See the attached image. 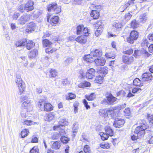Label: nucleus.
<instances>
[{"label": "nucleus", "mask_w": 153, "mask_h": 153, "mask_svg": "<svg viewBox=\"0 0 153 153\" xmlns=\"http://www.w3.org/2000/svg\"><path fill=\"white\" fill-rule=\"evenodd\" d=\"M137 123L140 126L137 127L135 129L134 132L135 134H143L149 133L146 132L149 130H146L148 126L145 120H139L137 122Z\"/></svg>", "instance_id": "f257e3e1"}, {"label": "nucleus", "mask_w": 153, "mask_h": 153, "mask_svg": "<svg viewBox=\"0 0 153 153\" xmlns=\"http://www.w3.org/2000/svg\"><path fill=\"white\" fill-rule=\"evenodd\" d=\"M16 82L19 90V94L21 95L25 91V85L20 75L18 74L16 75Z\"/></svg>", "instance_id": "f03ea898"}, {"label": "nucleus", "mask_w": 153, "mask_h": 153, "mask_svg": "<svg viewBox=\"0 0 153 153\" xmlns=\"http://www.w3.org/2000/svg\"><path fill=\"white\" fill-rule=\"evenodd\" d=\"M58 124L59 125L53 127V130L58 131L59 133H57V134H61V133H64L65 132L64 126L68 125V122L66 119H62L61 120Z\"/></svg>", "instance_id": "7ed1b4c3"}, {"label": "nucleus", "mask_w": 153, "mask_h": 153, "mask_svg": "<svg viewBox=\"0 0 153 153\" xmlns=\"http://www.w3.org/2000/svg\"><path fill=\"white\" fill-rule=\"evenodd\" d=\"M117 99L111 94L107 96L106 99H104L101 102L102 103H107L108 105H113L117 102Z\"/></svg>", "instance_id": "20e7f679"}, {"label": "nucleus", "mask_w": 153, "mask_h": 153, "mask_svg": "<svg viewBox=\"0 0 153 153\" xmlns=\"http://www.w3.org/2000/svg\"><path fill=\"white\" fill-rule=\"evenodd\" d=\"M47 9L48 11H53L56 13H58L61 11V7L58 6L56 3H52L48 5Z\"/></svg>", "instance_id": "39448f33"}, {"label": "nucleus", "mask_w": 153, "mask_h": 153, "mask_svg": "<svg viewBox=\"0 0 153 153\" xmlns=\"http://www.w3.org/2000/svg\"><path fill=\"white\" fill-rule=\"evenodd\" d=\"M138 37V32L134 30L131 31L129 36L127 38V42L130 44H133Z\"/></svg>", "instance_id": "423d86ee"}, {"label": "nucleus", "mask_w": 153, "mask_h": 153, "mask_svg": "<svg viewBox=\"0 0 153 153\" xmlns=\"http://www.w3.org/2000/svg\"><path fill=\"white\" fill-rule=\"evenodd\" d=\"M91 7H94V10H92L91 12V17L93 18L94 19H97L99 17V12L96 10L98 9L100 7L99 6H96L94 4L91 5Z\"/></svg>", "instance_id": "0eeeda50"}, {"label": "nucleus", "mask_w": 153, "mask_h": 153, "mask_svg": "<svg viewBox=\"0 0 153 153\" xmlns=\"http://www.w3.org/2000/svg\"><path fill=\"white\" fill-rule=\"evenodd\" d=\"M30 19L29 15H23L21 16L18 20V23L20 25H24Z\"/></svg>", "instance_id": "6e6552de"}, {"label": "nucleus", "mask_w": 153, "mask_h": 153, "mask_svg": "<svg viewBox=\"0 0 153 153\" xmlns=\"http://www.w3.org/2000/svg\"><path fill=\"white\" fill-rule=\"evenodd\" d=\"M125 122V121L123 119L117 118L115 119L113 126L116 128H120L123 126Z\"/></svg>", "instance_id": "1a4fd4ad"}, {"label": "nucleus", "mask_w": 153, "mask_h": 153, "mask_svg": "<svg viewBox=\"0 0 153 153\" xmlns=\"http://www.w3.org/2000/svg\"><path fill=\"white\" fill-rule=\"evenodd\" d=\"M33 2L31 0L28 1L25 4V10L27 12L32 10L34 9Z\"/></svg>", "instance_id": "9d476101"}, {"label": "nucleus", "mask_w": 153, "mask_h": 153, "mask_svg": "<svg viewBox=\"0 0 153 153\" xmlns=\"http://www.w3.org/2000/svg\"><path fill=\"white\" fill-rule=\"evenodd\" d=\"M95 74V70L93 68H91L87 70L86 76L88 79H92L94 77Z\"/></svg>", "instance_id": "9b49d317"}, {"label": "nucleus", "mask_w": 153, "mask_h": 153, "mask_svg": "<svg viewBox=\"0 0 153 153\" xmlns=\"http://www.w3.org/2000/svg\"><path fill=\"white\" fill-rule=\"evenodd\" d=\"M94 61L97 66H103L106 62L105 60L102 57L95 59Z\"/></svg>", "instance_id": "f8f14e48"}, {"label": "nucleus", "mask_w": 153, "mask_h": 153, "mask_svg": "<svg viewBox=\"0 0 153 153\" xmlns=\"http://www.w3.org/2000/svg\"><path fill=\"white\" fill-rule=\"evenodd\" d=\"M22 107L25 109L27 108L29 111L32 110L33 107L30 101L29 100H26L23 102Z\"/></svg>", "instance_id": "ddd939ff"}, {"label": "nucleus", "mask_w": 153, "mask_h": 153, "mask_svg": "<svg viewBox=\"0 0 153 153\" xmlns=\"http://www.w3.org/2000/svg\"><path fill=\"white\" fill-rule=\"evenodd\" d=\"M133 57L131 56H123V60L124 63L130 64L134 61Z\"/></svg>", "instance_id": "4468645a"}, {"label": "nucleus", "mask_w": 153, "mask_h": 153, "mask_svg": "<svg viewBox=\"0 0 153 153\" xmlns=\"http://www.w3.org/2000/svg\"><path fill=\"white\" fill-rule=\"evenodd\" d=\"M36 27L35 23L33 22H31L29 23L27 25L25 31L29 33L34 30L35 28Z\"/></svg>", "instance_id": "2eb2a0df"}, {"label": "nucleus", "mask_w": 153, "mask_h": 153, "mask_svg": "<svg viewBox=\"0 0 153 153\" xmlns=\"http://www.w3.org/2000/svg\"><path fill=\"white\" fill-rule=\"evenodd\" d=\"M76 41L82 45L84 44L87 41V37L84 35L79 36L76 39Z\"/></svg>", "instance_id": "dca6fc26"}, {"label": "nucleus", "mask_w": 153, "mask_h": 153, "mask_svg": "<svg viewBox=\"0 0 153 153\" xmlns=\"http://www.w3.org/2000/svg\"><path fill=\"white\" fill-rule=\"evenodd\" d=\"M142 80L143 81L151 80L152 78V74L149 72H146L143 74L141 76Z\"/></svg>", "instance_id": "f3484780"}, {"label": "nucleus", "mask_w": 153, "mask_h": 153, "mask_svg": "<svg viewBox=\"0 0 153 153\" xmlns=\"http://www.w3.org/2000/svg\"><path fill=\"white\" fill-rule=\"evenodd\" d=\"M90 54L94 57H100L102 55L101 50L99 49L93 50L91 52Z\"/></svg>", "instance_id": "a211bd4d"}, {"label": "nucleus", "mask_w": 153, "mask_h": 153, "mask_svg": "<svg viewBox=\"0 0 153 153\" xmlns=\"http://www.w3.org/2000/svg\"><path fill=\"white\" fill-rule=\"evenodd\" d=\"M97 72L101 76L103 75L104 77L108 73V68L106 67H101L98 70Z\"/></svg>", "instance_id": "6ab92c4d"}, {"label": "nucleus", "mask_w": 153, "mask_h": 153, "mask_svg": "<svg viewBox=\"0 0 153 153\" xmlns=\"http://www.w3.org/2000/svg\"><path fill=\"white\" fill-rule=\"evenodd\" d=\"M107 108H101L99 109L98 112L99 115L104 118L107 117Z\"/></svg>", "instance_id": "aec40b11"}, {"label": "nucleus", "mask_w": 153, "mask_h": 153, "mask_svg": "<svg viewBox=\"0 0 153 153\" xmlns=\"http://www.w3.org/2000/svg\"><path fill=\"white\" fill-rule=\"evenodd\" d=\"M61 145L62 143L60 142L56 141L52 144L51 147L52 149H58L60 148Z\"/></svg>", "instance_id": "412c9836"}, {"label": "nucleus", "mask_w": 153, "mask_h": 153, "mask_svg": "<svg viewBox=\"0 0 153 153\" xmlns=\"http://www.w3.org/2000/svg\"><path fill=\"white\" fill-rule=\"evenodd\" d=\"M91 54H89L83 57L84 59L87 62L91 63L94 61V59Z\"/></svg>", "instance_id": "4be33fe9"}, {"label": "nucleus", "mask_w": 153, "mask_h": 153, "mask_svg": "<svg viewBox=\"0 0 153 153\" xmlns=\"http://www.w3.org/2000/svg\"><path fill=\"white\" fill-rule=\"evenodd\" d=\"M43 109L45 111H49L53 109V108L50 103L45 102L43 106Z\"/></svg>", "instance_id": "5701e85b"}, {"label": "nucleus", "mask_w": 153, "mask_h": 153, "mask_svg": "<svg viewBox=\"0 0 153 153\" xmlns=\"http://www.w3.org/2000/svg\"><path fill=\"white\" fill-rule=\"evenodd\" d=\"M113 28L116 31H120L121 30L123 25L121 23H115L113 24Z\"/></svg>", "instance_id": "b1692460"}, {"label": "nucleus", "mask_w": 153, "mask_h": 153, "mask_svg": "<svg viewBox=\"0 0 153 153\" xmlns=\"http://www.w3.org/2000/svg\"><path fill=\"white\" fill-rule=\"evenodd\" d=\"M51 19L50 22L53 24L57 23L59 20V18L57 16H54L52 18H51L50 16H48V21L49 20V19Z\"/></svg>", "instance_id": "393cba45"}, {"label": "nucleus", "mask_w": 153, "mask_h": 153, "mask_svg": "<svg viewBox=\"0 0 153 153\" xmlns=\"http://www.w3.org/2000/svg\"><path fill=\"white\" fill-rule=\"evenodd\" d=\"M26 43L27 44L26 46V48L29 50L33 48L35 45V43L32 40H28L27 41V40Z\"/></svg>", "instance_id": "a878e982"}, {"label": "nucleus", "mask_w": 153, "mask_h": 153, "mask_svg": "<svg viewBox=\"0 0 153 153\" xmlns=\"http://www.w3.org/2000/svg\"><path fill=\"white\" fill-rule=\"evenodd\" d=\"M26 39L22 40L17 42L15 44V45L17 47L25 46L26 44Z\"/></svg>", "instance_id": "bb28decb"}, {"label": "nucleus", "mask_w": 153, "mask_h": 153, "mask_svg": "<svg viewBox=\"0 0 153 153\" xmlns=\"http://www.w3.org/2000/svg\"><path fill=\"white\" fill-rule=\"evenodd\" d=\"M49 76L50 78H55L57 75V71L54 69H51L49 71Z\"/></svg>", "instance_id": "cd10ccee"}, {"label": "nucleus", "mask_w": 153, "mask_h": 153, "mask_svg": "<svg viewBox=\"0 0 153 153\" xmlns=\"http://www.w3.org/2000/svg\"><path fill=\"white\" fill-rule=\"evenodd\" d=\"M38 124V122H35L30 120H26L23 122V125L28 126H31L35 124Z\"/></svg>", "instance_id": "c85d7f7f"}, {"label": "nucleus", "mask_w": 153, "mask_h": 153, "mask_svg": "<svg viewBox=\"0 0 153 153\" xmlns=\"http://www.w3.org/2000/svg\"><path fill=\"white\" fill-rule=\"evenodd\" d=\"M38 54V51L37 49H34L31 51L29 54L28 56L30 58H35Z\"/></svg>", "instance_id": "c756f323"}, {"label": "nucleus", "mask_w": 153, "mask_h": 153, "mask_svg": "<svg viewBox=\"0 0 153 153\" xmlns=\"http://www.w3.org/2000/svg\"><path fill=\"white\" fill-rule=\"evenodd\" d=\"M42 44L44 47H50L51 46L52 43L49 40L45 39L43 40Z\"/></svg>", "instance_id": "7c9ffc66"}, {"label": "nucleus", "mask_w": 153, "mask_h": 153, "mask_svg": "<svg viewBox=\"0 0 153 153\" xmlns=\"http://www.w3.org/2000/svg\"><path fill=\"white\" fill-rule=\"evenodd\" d=\"M90 83L89 82L84 81L83 82L79 83L78 85V86L79 88H83L85 87H88L90 86Z\"/></svg>", "instance_id": "2f4dec72"}, {"label": "nucleus", "mask_w": 153, "mask_h": 153, "mask_svg": "<svg viewBox=\"0 0 153 153\" xmlns=\"http://www.w3.org/2000/svg\"><path fill=\"white\" fill-rule=\"evenodd\" d=\"M76 98L75 94L72 93H68L66 95V99L67 100H72Z\"/></svg>", "instance_id": "473e14b6"}, {"label": "nucleus", "mask_w": 153, "mask_h": 153, "mask_svg": "<svg viewBox=\"0 0 153 153\" xmlns=\"http://www.w3.org/2000/svg\"><path fill=\"white\" fill-rule=\"evenodd\" d=\"M134 0H131L128 1L125 4V5L122 6L120 7V9L121 10L123 7H124V9H126L129 6L133 4L134 3Z\"/></svg>", "instance_id": "72a5a7b5"}, {"label": "nucleus", "mask_w": 153, "mask_h": 153, "mask_svg": "<svg viewBox=\"0 0 153 153\" xmlns=\"http://www.w3.org/2000/svg\"><path fill=\"white\" fill-rule=\"evenodd\" d=\"M142 81H141L138 78H136L133 81V84L135 86H143Z\"/></svg>", "instance_id": "f704fd0d"}, {"label": "nucleus", "mask_w": 153, "mask_h": 153, "mask_svg": "<svg viewBox=\"0 0 153 153\" xmlns=\"http://www.w3.org/2000/svg\"><path fill=\"white\" fill-rule=\"evenodd\" d=\"M54 117V116L52 114L49 113L46 115L45 119L46 121H50L53 120Z\"/></svg>", "instance_id": "c9c22d12"}, {"label": "nucleus", "mask_w": 153, "mask_h": 153, "mask_svg": "<svg viewBox=\"0 0 153 153\" xmlns=\"http://www.w3.org/2000/svg\"><path fill=\"white\" fill-rule=\"evenodd\" d=\"M103 77V75L102 76L100 75L97 76L95 79V82L101 84L102 82Z\"/></svg>", "instance_id": "e433bc0d"}, {"label": "nucleus", "mask_w": 153, "mask_h": 153, "mask_svg": "<svg viewBox=\"0 0 153 153\" xmlns=\"http://www.w3.org/2000/svg\"><path fill=\"white\" fill-rule=\"evenodd\" d=\"M83 28V26L82 25H80L76 27L77 34L79 35L82 34Z\"/></svg>", "instance_id": "4c0bfd02"}, {"label": "nucleus", "mask_w": 153, "mask_h": 153, "mask_svg": "<svg viewBox=\"0 0 153 153\" xmlns=\"http://www.w3.org/2000/svg\"><path fill=\"white\" fill-rule=\"evenodd\" d=\"M140 21V22H145L147 19V17L146 15L145 14H141L139 17Z\"/></svg>", "instance_id": "58836bf2"}, {"label": "nucleus", "mask_w": 153, "mask_h": 153, "mask_svg": "<svg viewBox=\"0 0 153 153\" xmlns=\"http://www.w3.org/2000/svg\"><path fill=\"white\" fill-rule=\"evenodd\" d=\"M73 59L71 58H68L65 60L64 62V65L67 66H68L70 63L72 62Z\"/></svg>", "instance_id": "ea45409f"}, {"label": "nucleus", "mask_w": 153, "mask_h": 153, "mask_svg": "<svg viewBox=\"0 0 153 153\" xmlns=\"http://www.w3.org/2000/svg\"><path fill=\"white\" fill-rule=\"evenodd\" d=\"M147 118L150 124L153 125V115L148 114L147 115Z\"/></svg>", "instance_id": "a19ab883"}, {"label": "nucleus", "mask_w": 153, "mask_h": 153, "mask_svg": "<svg viewBox=\"0 0 153 153\" xmlns=\"http://www.w3.org/2000/svg\"><path fill=\"white\" fill-rule=\"evenodd\" d=\"M105 133H103V134H110L113 132L112 130L109 126H106L105 128Z\"/></svg>", "instance_id": "79ce46f5"}, {"label": "nucleus", "mask_w": 153, "mask_h": 153, "mask_svg": "<svg viewBox=\"0 0 153 153\" xmlns=\"http://www.w3.org/2000/svg\"><path fill=\"white\" fill-rule=\"evenodd\" d=\"M85 97L88 100L92 101L95 98V97L94 93H92L89 96L85 95Z\"/></svg>", "instance_id": "37998d69"}, {"label": "nucleus", "mask_w": 153, "mask_h": 153, "mask_svg": "<svg viewBox=\"0 0 153 153\" xmlns=\"http://www.w3.org/2000/svg\"><path fill=\"white\" fill-rule=\"evenodd\" d=\"M78 124L77 123H74L73 127V133L77 132V130L78 129Z\"/></svg>", "instance_id": "c03bdc74"}, {"label": "nucleus", "mask_w": 153, "mask_h": 153, "mask_svg": "<svg viewBox=\"0 0 153 153\" xmlns=\"http://www.w3.org/2000/svg\"><path fill=\"white\" fill-rule=\"evenodd\" d=\"M117 97L120 96L122 97H124L126 96V94L124 91L121 90L116 93Z\"/></svg>", "instance_id": "a18cd8bd"}, {"label": "nucleus", "mask_w": 153, "mask_h": 153, "mask_svg": "<svg viewBox=\"0 0 153 153\" xmlns=\"http://www.w3.org/2000/svg\"><path fill=\"white\" fill-rule=\"evenodd\" d=\"M89 30L88 29V28L86 27L84 28V27L82 34H84V36H85L87 37L89 35Z\"/></svg>", "instance_id": "49530a36"}, {"label": "nucleus", "mask_w": 153, "mask_h": 153, "mask_svg": "<svg viewBox=\"0 0 153 153\" xmlns=\"http://www.w3.org/2000/svg\"><path fill=\"white\" fill-rule=\"evenodd\" d=\"M60 140L63 143H66L69 141L70 139L67 137L62 136L61 137Z\"/></svg>", "instance_id": "de8ad7c7"}, {"label": "nucleus", "mask_w": 153, "mask_h": 153, "mask_svg": "<svg viewBox=\"0 0 153 153\" xmlns=\"http://www.w3.org/2000/svg\"><path fill=\"white\" fill-rule=\"evenodd\" d=\"M131 25L133 28H136L138 26V24L135 20H133L131 22Z\"/></svg>", "instance_id": "09e8293b"}, {"label": "nucleus", "mask_w": 153, "mask_h": 153, "mask_svg": "<svg viewBox=\"0 0 153 153\" xmlns=\"http://www.w3.org/2000/svg\"><path fill=\"white\" fill-rule=\"evenodd\" d=\"M22 61V62L23 63L24 66L26 67L28 65V61L27 59L25 56H22L20 57Z\"/></svg>", "instance_id": "8fccbe9b"}, {"label": "nucleus", "mask_w": 153, "mask_h": 153, "mask_svg": "<svg viewBox=\"0 0 153 153\" xmlns=\"http://www.w3.org/2000/svg\"><path fill=\"white\" fill-rule=\"evenodd\" d=\"M103 24L101 21L98 22L95 25V27L97 29H102L103 27Z\"/></svg>", "instance_id": "3c124183"}, {"label": "nucleus", "mask_w": 153, "mask_h": 153, "mask_svg": "<svg viewBox=\"0 0 153 153\" xmlns=\"http://www.w3.org/2000/svg\"><path fill=\"white\" fill-rule=\"evenodd\" d=\"M45 102L44 100H40L38 103V107L43 109V106H44V105L45 104Z\"/></svg>", "instance_id": "603ef678"}, {"label": "nucleus", "mask_w": 153, "mask_h": 153, "mask_svg": "<svg viewBox=\"0 0 153 153\" xmlns=\"http://www.w3.org/2000/svg\"><path fill=\"white\" fill-rule=\"evenodd\" d=\"M39 149L36 146H34L31 149L30 151V153H39Z\"/></svg>", "instance_id": "864d4df0"}, {"label": "nucleus", "mask_w": 153, "mask_h": 153, "mask_svg": "<svg viewBox=\"0 0 153 153\" xmlns=\"http://www.w3.org/2000/svg\"><path fill=\"white\" fill-rule=\"evenodd\" d=\"M132 16L131 14L128 12L126 14L124 18L126 21H128L130 19Z\"/></svg>", "instance_id": "5fc2aeb1"}, {"label": "nucleus", "mask_w": 153, "mask_h": 153, "mask_svg": "<svg viewBox=\"0 0 153 153\" xmlns=\"http://www.w3.org/2000/svg\"><path fill=\"white\" fill-rule=\"evenodd\" d=\"M142 89L139 88H134L132 89V92L133 94L138 93L141 92Z\"/></svg>", "instance_id": "6e6d98bb"}, {"label": "nucleus", "mask_w": 153, "mask_h": 153, "mask_svg": "<svg viewBox=\"0 0 153 153\" xmlns=\"http://www.w3.org/2000/svg\"><path fill=\"white\" fill-rule=\"evenodd\" d=\"M107 117L108 115H111V117L112 115L114 114V111L112 108H107Z\"/></svg>", "instance_id": "4d7b16f0"}, {"label": "nucleus", "mask_w": 153, "mask_h": 153, "mask_svg": "<svg viewBox=\"0 0 153 153\" xmlns=\"http://www.w3.org/2000/svg\"><path fill=\"white\" fill-rule=\"evenodd\" d=\"M100 147L103 149H108L109 148L110 146L107 143H102L100 145Z\"/></svg>", "instance_id": "13d9d810"}, {"label": "nucleus", "mask_w": 153, "mask_h": 153, "mask_svg": "<svg viewBox=\"0 0 153 153\" xmlns=\"http://www.w3.org/2000/svg\"><path fill=\"white\" fill-rule=\"evenodd\" d=\"M84 151L85 153H90V149L89 146L85 145L84 148Z\"/></svg>", "instance_id": "bf43d9fd"}, {"label": "nucleus", "mask_w": 153, "mask_h": 153, "mask_svg": "<svg viewBox=\"0 0 153 153\" xmlns=\"http://www.w3.org/2000/svg\"><path fill=\"white\" fill-rule=\"evenodd\" d=\"M124 115L125 116H129L131 114L130 109L128 108H126L124 111Z\"/></svg>", "instance_id": "052dcab7"}, {"label": "nucleus", "mask_w": 153, "mask_h": 153, "mask_svg": "<svg viewBox=\"0 0 153 153\" xmlns=\"http://www.w3.org/2000/svg\"><path fill=\"white\" fill-rule=\"evenodd\" d=\"M28 111H22L21 113V116L22 118H26L28 117Z\"/></svg>", "instance_id": "680f3d73"}, {"label": "nucleus", "mask_w": 153, "mask_h": 153, "mask_svg": "<svg viewBox=\"0 0 153 153\" xmlns=\"http://www.w3.org/2000/svg\"><path fill=\"white\" fill-rule=\"evenodd\" d=\"M133 52V50L131 49H130L128 50L123 51V53L127 54H131Z\"/></svg>", "instance_id": "e2e57ef3"}, {"label": "nucleus", "mask_w": 153, "mask_h": 153, "mask_svg": "<svg viewBox=\"0 0 153 153\" xmlns=\"http://www.w3.org/2000/svg\"><path fill=\"white\" fill-rule=\"evenodd\" d=\"M109 134H100L101 138L103 140H107L108 138V135Z\"/></svg>", "instance_id": "0e129e2a"}, {"label": "nucleus", "mask_w": 153, "mask_h": 153, "mask_svg": "<svg viewBox=\"0 0 153 153\" xmlns=\"http://www.w3.org/2000/svg\"><path fill=\"white\" fill-rule=\"evenodd\" d=\"M73 4H80L83 2V0H73Z\"/></svg>", "instance_id": "69168bd1"}, {"label": "nucleus", "mask_w": 153, "mask_h": 153, "mask_svg": "<svg viewBox=\"0 0 153 153\" xmlns=\"http://www.w3.org/2000/svg\"><path fill=\"white\" fill-rule=\"evenodd\" d=\"M97 29L96 31L95 32V35L97 36H98L101 33H102V29Z\"/></svg>", "instance_id": "338daca9"}, {"label": "nucleus", "mask_w": 153, "mask_h": 153, "mask_svg": "<svg viewBox=\"0 0 153 153\" xmlns=\"http://www.w3.org/2000/svg\"><path fill=\"white\" fill-rule=\"evenodd\" d=\"M52 135L51 136V138L53 140L57 139L60 136L59 134H51Z\"/></svg>", "instance_id": "774afa93"}]
</instances>
